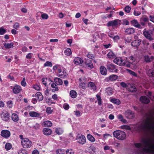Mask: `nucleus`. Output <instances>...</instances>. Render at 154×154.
Wrapping results in <instances>:
<instances>
[{
  "label": "nucleus",
  "instance_id": "ea45409f",
  "mask_svg": "<svg viewBox=\"0 0 154 154\" xmlns=\"http://www.w3.org/2000/svg\"><path fill=\"white\" fill-rule=\"evenodd\" d=\"M57 154H63L65 153V151L63 149H57L56 151Z\"/></svg>",
  "mask_w": 154,
  "mask_h": 154
},
{
  "label": "nucleus",
  "instance_id": "c03bdc74",
  "mask_svg": "<svg viewBox=\"0 0 154 154\" xmlns=\"http://www.w3.org/2000/svg\"><path fill=\"white\" fill-rule=\"evenodd\" d=\"M5 148L6 150H9L11 148V145L10 143H7L5 144Z\"/></svg>",
  "mask_w": 154,
  "mask_h": 154
},
{
  "label": "nucleus",
  "instance_id": "0e129e2a",
  "mask_svg": "<svg viewBox=\"0 0 154 154\" xmlns=\"http://www.w3.org/2000/svg\"><path fill=\"white\" fill-rule=\"evenodd\" d=\"M87 79L85 77H82L79 79V80L81 82H84L86 83V81Z\"/></svg>",
  "mask_w": 154,
  "mask_h": 154
},
{
  "label": "nucleus",
  "instance_id": "13d9d810",
  "mask_svg": "<svg viewBox=\"0 0 154 154\" xmlns=\"http://www.w3.org/2000/svg\"><path fill=\"white\" fill-rule=\"evenodd\" d=\"M18 154H27V153L25 150L21 149L19 150Z\"/></svg>",
  "mask_w": 154,
  "mask_h": 154
},
{
  "label": "nucleus",
  "instance_id": "c756f323",
  "mask_svg": "<svg viewBox=\"0 0 154 154\" xmlns=\"http://www.w3.org/2000/svg\"><path fill=\"white\" fill-rule=\"evenodd\" d=\"M14 44L12 43H6L4 44V45L5 47V48L9 49L11 48H13V47Z\"/></svg>",
  "mask_w": 154,
  "mask_h": 154
},
{
  "label": "nucleus",
  "instance_id": "e433bc0d",
  "mask_svg": "<svg viewBox=\"0 0 154 154\" xmlns=\"http://www.w3.org/2000/svg\"><path fill=\"white\" fill-rule=\"evenodd\" d=\"M130 59L131 60H132L133 61L132 62H131L130 63L132 65H136L137 63V62L134 61L135 59L134 57L133 56H131L130 57ZM130 64V62H129Z\"/></svg>",
  "mask_w": 154,
  "mask_h": 154
},
{
  "label": "nucleus",
  "instance_id": "2f4dec72",
  "mask_svg": "<svg viewBox=\"0 0 154 154\" xmlns=\"http://www.w3.org/2000/svg\"><path fill=\"white\" fill-rule=\"evenodd\" d=\"M70 94L72 98H75L77 95L76 92L74 90H72L70 91Z\"/></svg>",
  "mask_w": 154,
  "mask_h": 154
},
{
  "label": "nucleus",
  "instance_id": "dca6fc26",
  "mask_svg": "<svg viewBox=\"0 0 154 154\" xmlns=\"http://www.w3.org/2000/svg\"><path fill=\"white\" fill-rule=\"evenodd\" d=\"M118 22L117 20H115L109 21L107 24L108 26H113L117 25Z\"/></svg>",
  "mask_w": 154,
  "mask_h": 154
},
{
  "label": "nucleus",
  "instance_id": "c85d7f7f",
  "mask_svg": "<svg viewBox=\"0 0 154 154\" xmlns=\"http://www.w3.org/2000/svg\"><path fill=\"white\" fill-rule=\"evenodd\" d=\"M87 137L88 140L92 142H94L95 141V138L91 134H87Z\"/></svg>",
  "mask_w": 154,
  "mask_h": 154
},
{
  "label": "nucleus",
  "instance_id": "5fc2aeb1",
  "mask_svg": "<svg viewBox=\"0 0 154 154\" xmlns=\"http://www.w3.org/2000/svg\"><path fill=\"white\" fill-rule=\"evenodd\" d=\"M126 42L130 43L132 40V37L131 36H128L125 38Z\"/></svg>",
  "mask_w": 154,
  "mask_h": 154
},
{
  "label": "nucleus",
  "instance_id": "3c124183",
  "mask_svg": "<svg viewBox=\"0 0 154 154\" xmlns=\"http://www.w3.org/2000/svg\"><path fill=\"white\" fill-rule=\"evenodd\" d=\"M48 81H51L50 79H48L47 78H46L45 79H42V82L43 84L45 85V86H47V82Z\"/></svg>",
  "mask_w": 154,
  "mask_h": 154
},
{
  "label": "nucleus",
  "instance_id": "09e8293b",
  "mask_svg": "<svg viewBox=\"0 0 154 154\" xmlns=\"http://www.w3.org/2000/svg\"><path fill=\"white\" fill-rule=\"evenodd\" d=\"M44 66L45 67H51L52 66V64L51 62L47 61L44 64Z\"/></svg>",
  "mask_w": 154,
  "mask_h": 154
},
{
  "label": "nucleus",
  "instance_id": "0eeeda50",
  "mask_svg": "<svg viewBox=\"0 0 154 154\" xmlns=\"http://www.w3.org/2000/svg\"><path fill=\"white\" fill-rule=\"evenodd\" d=\"M76 139L77 142L81 145L85 144L86 142V139L85 137L82 135L78 134L76 137Z\"/></svg>",
  "mask_w": 154,
  "mask_h": 154
},
{
  "label": "nucleus",
  "instance_id": "ddd939ff",
  "mask_svg": "<svg viewBox=\"0 0 154 154\" xmlns=\"http://www.w3.org/2000/svg\"><path fill=\"white\" fill-rule=\"evenodd\" d=\"M84 63L86 66L90 69H92L94 67L91 61L88 59H85Z\"/></svg>",
  "mask_w": 154,
  "mask_h": 154
},
{
  "label": "nucleus",
  "instance_id": "7c9ffc66",
  "mask_svg": "<svg viewBox=\"0 0 154 154\" xmlns=\"http://www.w3.org/2000/svg\"><path fill=\"white\" fill-rule=\"evenodd\" d=\"M148 75L149 77H154V71L151 69L149 70L147 72Z\"/></svg>",
  "mask_w": 154,
  "mask_h": 154
},
{
  "label": "nucleus",
  "instance_id": "aec40b11",
  "mask_svg": "<svg viewBox=\"0 0 154 154\" xmlns=\"http://www.w3.org/2000/svg\"><path fill=\"white\" fill-rule=\"evenodd\" d=\"M135 32V29L133 28L126 29L125 30V32L127 34H134Z\"/></svg>",
  "mask_w": 154,
  "mask_h": 154
},
{
  "label": "nucleus",
  "instance_id": "a211bd4d",
  "mask_svg": "<svg viewBox=\"0 0 154 154\" xmlns=\"http://www.w3.org/2000/svg\"><path fill=\"white\" fill-rule=\"evenodd\" d=\"M140 100L142 103H149L150 100L146 96H143L140 97Z\"/></svg>",
  "mask_w": 154,
  "mask_h": 154
},
{
  "label": "nucleus",
  "instance_id": "39448f33",
  "mask_svg": "<svg viewBox=\"0 0 154 154\" xmlns=\"http://www.w3.org/2000/svg\"><path fill=\"white\" fill-rule=\"evenodd\" d=\"M114 62L120 66H123L127 67H130V64L125 62L120 58H116L113 60Z\"/></svg>",
  "mask_w": 154,
  "mask_h": 154
},
{
  "label": "nucleus",
  "instance_id": "603ef678",
  "mask_svg": "<svg viewBox=\"0 0 154 154\" xmlns=\"http://www.w3.org/2000/svg\"><path fill=\"white\" fill-rule=\"evenodd\" d=\"M33 55V54L31 53H28L26 56V58L27 59H30Z\"/></svg>",
  "mask_w": 154,
  "mask_h": 154
},
{
  "label": "nucleus",
  "instance_id": "58836bf2",
  "mask_svg": "<svg viewBox=\"0 0 154 154\" xmlns=\"http://www.w3.org/2000/svg\"><path fill=\"white\" fill-rule=\"evenodd\" d=\"M7 32L5 29L3 27L0 28V35H3L5 33Z\"/></svg>",
  "mask_w": 154,
  "mask_h": 154
},
{
  "label": "nucleus",
  "instance_id": "bb28decb",
  "mask_svg": "<svg viewBox=\"0 0 154 154\" xmlns=\"http://www.w3.org/2000/svg\"><path fill=\"white\" fill-rule=\"evenodd\" d=\"M88 87L93 90H95L96 89V87L94 84L93 82H90L88 83Z\"/></svg>",
  "mask_w": 154,
  "mask_h": 154
},
{
  "label": "nucleus",
  "instance_id": "5701e85b",
  "mask_svg": "<svg viewBox=\"0 0 154 154\" xmlns=\"http://www.w3.org/2000/svg\"><path fill=\"white\" fill-rule=\"evenodd\" d=\"M43 132L45 135H49L51 134L52 131L50 129L44 128L43 130Z\"/></svg>",
  "mask_w": 154,
  "mask_h": 154
},
{
  "label": "nucleus",
  "instance_id": "a18cd8bd",
  "mask_svg": "<svg viewBox=\"0 0 154 154\" xmlns=\"http://www.w3.org/2000/svg\"><path fill=\"white\" fill-rule=\"evenodd\" d=\"M128 72L131 75H132L134 76L135 77H138V76L137 74L134 72L130 70H128Z\"/></svg>",
  "mask_w": 154,
  "mask_h": 154
},
{
  "label": "nucleus",
  "instance_id": "37998d69",
  "mask_svg": "<svg viewBox=\"0 0 154 154\" xmlns=\"http://www.w3.org/2000/svg\"><path fill=\"white\" fill-rule=\"evenodd\" d=\"M86 83L84 82H81L79 84L80 87L83 89H85L86 87Z\"/></svg>",
  "mask_w": 154,
  "mask_h": 154
},
{
  "label": "nucleus",
  "instance_id": "6ab92c4d",
  "mask_svg": "<svg viewBox=\"0 0 154 154\" xmlns=\"http://www.w3.org/2000/svg\"><path fill=\"white\" fill-rule=\"evenodd\" d=\"M42 125L44 127H50L52 126V124L50 121H45L42 123Z\"/></svg>",
  "mask_w": 154,
  "mask_h": 154
},
{
  "label": "nucleus",
  "instance_id": "cd10ccee",
  "mask_svg": "<svg viewBox=\"0 0 154 154\" xmlns=\"http://www.w3.org/2000/svg\"><path fill=\"white\" fill-rule=\"evenodd\" d=\"M11 118L12 120L15 122H17L18 121L19 119L17 115L15 113H13L12 114Z\"/></svg>",
  "mask_w": 154,
  "mask_h": 154
},
{
  "label": "nucleus",
  "instance_id": "a19ab883",
  "mask_svg": "<svg viewBox=\"0 0 154 154\" xmlns=\"http://www.w3.org/2000/svg\"><path fill=\"white\" fill-rule=\"evenodd\" d=\"M106 92L109 95H111L113 93L112 89L110 88H109L106 89Z\"/></svg>",
  "mask_w": 154,
  "mask_h": 154
},
{
  "label": "nucleus",
  "instance_id": "412c9836",
  "mask_svg": "<svg viewBox=\"0 0 154 154\" xmlns=\"http://www.w3.org/2000/svg\"><path fill=\"white\" fill-rule=\"evenodd\" d=\"M107 68L110 72H113L116 69L114 65L112 64H108L107 65Z\"/></svg>",
  "mask_w": 154,
  "mask_h": 154
},
{
  "label": "nucleus",
  "instance_id": "9d476101",
  "mask_svg": "<svg viewBox=\"0 0 154 154\" xmlns=\"http://www.w3.org/2000/svg\"><path fill=\"white\" fill-rule=\"evenodd\" d=\"M2 119L5 121H7L9 119V114L6 111H3L1 113Z\"/></svg>",
  "mask_w": 154,
  "mask_h": 154
},
{
  "label": "nucleus",
  "instance_id": "6e6d98bb",
  "mask_svg": "<svg viewBox=\"0 0 154 154\" xmlns=\"http://www.w3.org/2000/svg\"><path fill=\"white\" fill-rule=\"evenodd\" d=\"M131 10V8L130 6H127L125 8V11L127 13H129Z\"/></svg>",
  "mask_w": 154,
  "mask_h": 154
},
{
  "label": "nucleus",
  "instance_id": "a878e982",
  "mask_svg": "<svg viewBox=\"0 0 154 154\" xmlns=\"http://www.w3.org/2000/svg\"><path fill=\"white\" fill-rule=\"evenodd\" d=\"M35 97L39 101H42L43 99V97L42 94L39 92L35 94Z\"/></svg>",
  "mask_w": 154,
  "mask_h": 154
},
{
  "label": "nucleus",
  "instance_id": "9b49d317",
  "mask_svg": "<svg viewBox=\"0 0 154 154\" xmlns=\"http://www.w3.org/2000/svg\"><path fill=\"white\" fill-rule=\"evenodd\" d=\"M152 32V31L150 30L146 31V29H145L143 32V34L146 38L148 39L149 40L151 41L153 40L151 36Z\"/></svg>",
  "mask_w": 154,
  "mask_h": 154
},
{
  "label": "nucleus",
  "instance_id": "1a4fd4ad",
  "mask_svg": "<svg viewBox=\"0 0 154 154\" xmlns=\"http://www.w3.org/2000/svg\"><path fill=\"white\" fill-rule=\"evenodd\" d=\"M58 72L59 73V76L62 78H66L67 77L68 74L64 69L61 68L58 69Z\"/></svg>",
  "mask_w": 154,
  "mask_h": 154
},
{
  "label": "nucleus",
  "instance_id": "774afa93",
  "mask_svg": "<svg viewBox=\"0 0 154 154\" xmlns=\"http://www.w3.org/2000/svg\"><path fill=\"white\" fill-rule=\"evenodd\" d=\"M41 17L43 19H47L48 18V15L46 14H43L41 15Z\"/></svg>",
  "mask_w": 154,
  "mask_h": 154
},
{
  "label": "nucleus",
  "instance_id": "20e7f679",
  "mask_svg": "<svg viewBox=\"0 0 154 154\" xmlns=\"http://www.w3.org/2000/svg\"><path fill=\"white\" fill-rule=\"evenodd\" d=\"M113 136L118 139L123 140L126 138V134L121 131H116L113 132Z\"/></svg>",
  "mask_w": 154,
  "mask_h": 154
},
{
  "label": "nucleus",
  "instance_id": "4468645a",
  "mask_svg": "<svg viewBox=\"0 0 154 154\" xmlns=\"http://www.w3.org/2000/svg\"><path fill=\"white\" fill-rule=\"evenodd\" d=\"M13 93L15 94L19 93L22 90L21 87L18 85H15L13 89Z\"/></svg>",
  "mask_w": 154,
  "mask_h": 154
},
{
  "label": "nucleus",
  "instance_id": "052dcab7",
  "mask_svg": "<svg viewBox=\"0 0 154 154\" xmlns=\"http://www.w3.org/2000/svg\"><path fill=\"white\" fill-rule=\"evenodd\" d=\"M33 88H34L35 89L38 91H40V90L41 88L40 86L37 85H33Z\"/></svg>",
  "mask_w": 154,
  "mask_h": 154
},
{
  "label": "nucleus",
  "instance_id": "f8f14e48",
  "mask_svg": "<svg viewBox=\"0 0 154 154\" xmlns=\"http://www.w3.org/2000/svg\"><path fill=\"white\" fill-rule=\"evenodd\" d=\"M1 135L3 137L5 138H8L11 135V133L10 131L8 130H3L1 132Z\"/></svg>",
  "mask_w": 154,
  "mask_h": 154
},
{
  "label": "nucleus",
  "instance_id": "4c0bfd02",
  "mask_svg": "<svg viewBox=\"0 0 154 154\" xmlns=\"http://www.w3.org/2000/svg\"><path fill=\"white\" fill-rule=\"evenodd\" d=\"M65 54L67 56H69L71 54V50L69 48H67L64 51Z\"/></svg>",
  "mask_w": 154,
  "mask_h": 154
},
{
  "label": "nucleus",
  "instance_id": "e2e57ef3",
  "mask_svg": "<svg viewBox=\"0 0 154 154\" xmlns=\"http://www.w3.org/2000/svg\"><path fill=\"white\" fill-rule=\"evenodd\" d=\"M65 152L66 154H74V152L72 149H67Z\"/></svg>",
  "mask_w": 154,
  "mask_h": 154
},
{
  "label": "nucleus",
  "instance_id": "423d86ee",
  "mask_svg": "<svg viewBox=\"0 0 154 154\" xmlns=\"http://www.w3.org/2000/svg\"><path fill=\"white\" fill-rule=\"evenodd\" d=\"M21 143L23 147L27 148L30 147L32 145V141L27 138H24L21 141Z\"/></svg>",
  "mask_w": 154,
  "mask_h": 154
},
{
  "label": "nucleus",
  "instance_id": "69168bd1",
  "mask_svg": "<svg viewBox=\"0 0 154 154\" xmlns=\"http://www.w3.org/2000/svg\"><path fill=\"white\" fill-rule=\"evenodd\" d=\"M20 27V25L19 23L17 22L15 23L14 25H13V28L16 29H17V28H19Z\"/></svg>",
  "mask_w": 154,
  "mask_h": 154
},
{
  "label": "nucleus",
  "instance_id": "f704fd0d",
  "mask_svg": "<svg viewBox=\"0 0 154 154\" xmlns=\"http://www.w3.org/2000/svg\"><path fill=\"white\" fill-rule=\"evenodd\" d=\"M118 78L117 76L116 75H111L109 76V79L111 81H114L116 80Z\"/></svg>",
  "mask_w": 154,
  "mask_h": 154
},
{
  "label": "nucleus",
  "instance_id": "2eb2a0df",
  "mask_svg": "<svg viewBox=\"0 0 154 154\" xmlns=\"http://www.w3.org/2000/svg\"><path fill=\"white\" fill-rule=\"evenodd\" d=\"M131 24L135 27L139 29H141L142 28V27L139 23L137 20L135 19L132 20L131 21Z\"/></svg>",
  "mask_w": 154,
  "mask_h": 154
},
{
  "label": "nucleus",
  "instance_id": "f03ea898",
  "mask_svg": "<svg viewBox=\"0 0 154 154\" xmlns=\"http://www.w3.org/2000/svg\"><path fill=\"white\" fill-rule=\"evenodd\" d=\"M139 128L141 129H147L154 132V121L152 118L147 117L140 124Z\"/></svg>",
  "mask_w": 154,
  "mask_h": 154
},
{
  "label": "nucleus",
  "instance_id": "79ce46f5",
  "mask_svg": "<svg viewBox=\"0 0 154 154\" xmlns=\"http://www.w3.org/2000/svg\"><path fill=\"white\" fill-rule=\"evenodd\" d=\"M118 118L120 120L124 123H125L126 122V120L123 118V116L122 115L120 114L118 116Z\"/></svg>",
  "mask_w": 154,
  "mask_h": 154
},
{
  "label": "nucleus",
  "instance_id": "72a5a7b5",
  "mask_svg": "<svg viewBox=\"0 0 154 154\" xmlns=\"http://www.w3.org/2000/svg\"><path fill=\"white\" fill-rule=\"evenodd\" d=\"M56 133L58 135L62 134L63 132V131L61 128H56L55 130Z\"/></svg>",
  "mask_w": 154,
  "mask_h": 154
},
{
  "label": "nucleus",
  "instance_id": "473e14b6",
  "mask_svg": "<svg viewBox=\"0 0 154 154\" xmlns=\"http://www.w3.org/2000/svg\"><path fill=\"white\" fill-rule=\"evenodd\" d=\"M111 101L117 105H119L120 103V102L119 100L117 99L113 98L111 100Z\"/></svg>",
  "mask_w": 154,
  "mask_h": 154
},
{
  "label": "nucleus",
  "instance_id": "8fccbe9b",
  "mask_svg": "<svg viewBox=\"0 0 154 154\" xmlns=\"http://www.w3.org/2000/svg\"><path fill=\"white\" fill-rule=\"evenodd\" d=\"M97 100H98V103L99 105H100L101 104V99L100 97L97 94L96 95Z\"/></svg>",
  "mask_w": 154,
  "mask_h": 154
},
{
  "label": "nucleus",
  "instance_id": "7ed1b4c3",
  "mask_svg": "<svg viewBox=\"0 0 154 154\" xmlns=\"http://www.w3.org/2000/svg\"><path fill=\"white\" fill-rule=\"evenodd\" d=\"M54 81L55 83H54L52 81H51V82H52V83H49V85L51 84V87L54 88L52 90L53 92H55L58 90V88L57 87L56 84L57 85H61L63 83L62 80L59 78H55L54 79Z\"/></svg>",
  "mask_w": 154,
  "mask_h": 154
},
{
  "label": "nucleus",
  "instance_id": "bf43d9fd",
  "mask_svg": "<svg viewBox=\"0 0 154 154\" xmlns=\"http://www.w3.org/2000/svg\"><path fill=\"white\" fill-rule=\"evenodd\" d=\"M21 85L24 87L26 86V79L25 78H23L22 81L21 82Z\"/></svg>",
  "mask_w": 154,
  "mask_h": 154
},
{
  "label": "nucleus",
  "instance_id": "864d4df0",
  "mask_svg": "<svg viewBox=\"0 0 154 154\" xmlns=\"http://www.w3.org/2000/svg\"><path fill=\"white\" fill-rule=\"evenodd\" d=\"M7 106L9 108H11L13 106V103L12 101H10L7 102Z\"/></svg>",
  "mask_w": 154,
  "mask_h": 154
},
{
  "label": "nucleus",
  "instance_id": "4d7b16f0",
  "mask_svg": "<svg viewBox=\"0 0 154 154\" xmlns=\"http://www.w3.org/2000/svg\"><path fill=\"white\" fill-rule=\"evenodd\" d=\"M74 112L75 113V115L77 117L80 116L82 114V113L78 110H76L74 111Z\"/></svg>",
  "mask_w": 154,
  "mask_h": 154
},
{
  "label": "nucleus",
  "instance_id": "338daca9",
  "mask_svg": "<svg viewBox=\"0 0 154 154\" xmlns=\"http://www.w3.org/2000/svg\"><path fill=\"white\" fill-rule=\"evenodd\" d=\"M46 111L47 113L50 114L52 113V110L50 107H48L46 109Z\"/></svg>",
  "mask_w": 154,
  "mask_h": 154
},
{
  "label": "nucleus",
  "instance_id": "f257e3e1",
  "mask_svg": "<svg viewBox=\"0 0 154 154\" xmlns=\"http://www.w3.org/2000/svg\"><path fill=\"white\" fill-rule=\"evenodd\" d=\"M140 143L134 144L135 146L138 148V153L140 154H154V141L153 140L143 139Z\"/></svg>",
  "mask_w": 154,
  "mask_h": 154
},
{
  "label": "nucleus",
  "instance_id": "49530a36",
  "mask_svg": "<svg viewBox=\"0 0 154 154\" xmlns=\"http://www.w3.org/2000/svg\"><path fill=\"white\" fill-rule=\"evenodd\" d=\"M40 127V125L37 123H36L32 127L35 130H38L39 129Z\"/></svg>",
  "mask_w": 154,
  "mask_h": 154
},
{
  "label": "nucleus",
  "instance_id": "c9c22d12",
  "mask_svg": "<svg viewBox=\"0 0 154 154\" xmlns=\"http://www.w3.org/2000/svg\"><path fill=\"white\" fill-rule=\"evenodd\" d=\"M128 91L132 92H134L136 91L137 89L133 85H131L130 87L129 88Z\"/></svg>",
  "mask_w": 154,
  "mask_h": 154
},
{
  "label": "nucleus",
  "instance_id": "f3484780",
  "mask_svg": "<svg viewBox=\"0 0 154 154\" xmlns=\"http://www.w3.org/2000/svg\"><path fill=\"white\" fill-rule=\"evenodd\" d=\"M141 42V40H133L131 42V45L133 47H136L137 48V47L139 46Z\"/></svg>",
  "mask_w": 154,
  "mask_h": 154
},
{
  "label": "nucleus",
  "instance_id": "6e6552de",
  "mask_svg": "<svg viewBox=\"0 0 154 154\" xmlns=\"http://www.w3.org/2000/svg\"><path fill=\"white\" fill-rule=\"evenodd\" d=\"M125 114V117L128 119H131L134 117V112L130 109L126 110Z\"/></svg>",
  "mask_w": 154,
  "mask_h": 154
},
{
  "label": "nucleus",
  "instance_id": "393cba45",
  "mask_svg": "<svg viewBox=\"0 0 154 154\" xmlns=\"http://www.w3.org/2000/svg\"><path fill=\"white\" fill-rule=\"evenodd\" d=\"M29 115L30 116L33 117H39L40 116V114L35 112L34 111H30L29 112Z\"/></svg>",
  "mask_w": 154,
  "mask_h": 154
},
{
  "label": "nucleus",
  "instance_id": "b1692460",
  "mask_svg": "<svg viewBox=\"0 0 154 154\" xmlns=\"http://www.w3.org/2000/svg\"><path fill=\"white\" fill-rule=\"evenodd\" d=\"M100 70L101 73L103 75H105L107 73L106 69L103 66H100Z\"/></svg>",
  "mask_w": 154,
  "mask_h": 154
},
{
  "label": "nucleus",
  "instance_id": "4be33fe9",
  "mask_svg": "<svg viewBox=\"0 0 154 154\" xmlns=\"http://www.w3.org/2000/svg\"><path fill=\"white\" fill-rule=\"evenodd\" d=\"M74 62L75 64L79 65L82 63L83 62V61L80 58L75 57L74 60Z\"/></svg>",
  "mask_w": 154,
  "mask_h": 154
},
{
  "label": "nucleus",
  "instance_id": "de8ad7c7",
  "mask_svg": "<svg viewBox=\"0 0 154 154\" xmlns=\"http://www.w3.org/2000/svg\"><path fill=\"white\" fill-rule=\"evenodd\" d=\"M89 150L92 151L93 152H94L95 151L96 149L94 146L92 144H91L89 147Z\"/></svg>",
  "mask_w": 154,
  "mask_h": 154
},
{
  "label": "nucleus",
  "instance_id": "680f3d73",
  "mask_svg": "<svg viewBox=\"0 0 154 154\" xmlns=\"http://www.w3.org/2000/svg\"><path fill=\"white\" fill-rule=\"evenodd\" d=\"M87 57L88 58L91 59H93L94 57V55L90 52L88 53V54Z\"/></svg>",
  "mask_w": 154,
  "mask_h": 154
}]
</instances>
